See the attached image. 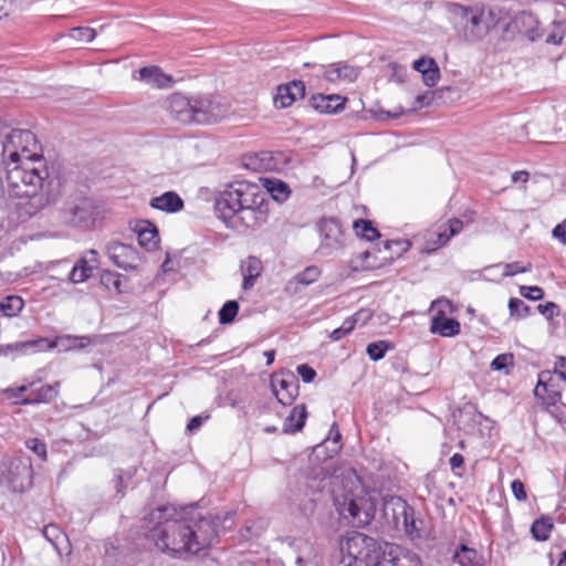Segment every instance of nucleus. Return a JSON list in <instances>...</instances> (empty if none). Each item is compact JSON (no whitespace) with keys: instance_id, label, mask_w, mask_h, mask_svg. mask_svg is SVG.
<instances>
[{"instance_id":"f257e3e1","label":"nucleus","mask_w":566,"mask_h":566,"mask_svg":"<svg viewBox=\"0 0 566 566\" xmlns=\"http://www.w3.org/2000/svg\"><path fill=\"white\" fill-rule=\"evenodd\" d=\"M6 189L12 198H27L25 213L33 216L53 205L61 195V180L50 169L35 135L12 129L1 139Z\"/></svg>"},{"instance_id":"f03ea898","label":"nucleus","mask_w":566,"mask_h":566,"mask_svg":"<svg viewBox=\"0 0 566 566\" xmlns=\"http://www.w3.org/2000/svg\"><path fill=\"white\" fill-rule=\"evenodd\" d=\"M150 521L156 525L150 531V538L163 553L178 558L197 555L211 546L220 533L232 528L234 512L200 514L189 521L177 518L174 506L157 507L150 513Z\"/></svg>"},{"instance_id":"7ed1b4c3","label":"nucleus","mask_w":566,"mask_h":566,"mask_svg":"<svg viewBox=\"0 0 566 566\" xmlns=\"http://www.w3.org/2000/svg\"><path fill=\"white\" fill-rule=\"evenodd\" d=\"M213 201L218 218L230 229L254 230L268 220V195L256 184L247 180L226 184L214 192Z\"/></svg>"},{"instance_id":"20e7f679","label":"nucleus","mask_w":566,"mask_h":566,"mask_svg":"<svg viewBox=\"0 0 566 566\" xmlns=\"http://www.w3.org/2000/svg\"><path fill=\"white\" fill-rule=\"evenodd\" d=\"M384 543L359 532H348L338 542L340 562L345 566H379Z\"/></svg>"},{"instance_id":"39448f33","label":"nucleus","mask_w":566,"mask_h":566,"mask_svg":"<svg viewBox=\"0 0 566 566\" xmlns=\"http://www.w3.org/2000/svg\"><path fill=\"white\" fill-rule=\"evenodd\" d=\"M334 503L339 515L357 527L369 525L377 511L376 499L363 488L335 496Z\"/></svg>"},{"instance_id":"423d86ee","label":"nucleus","mask_w":566,"mask_h":566,"mask_svg":"<svg viewBox=\"0 0 566 566\" xmlns=\"http://www.w3.org/2000/svg\"><path fill=\"white\" fill-rule=\"evenodd\" d=\"M452 13L458 19V24L461 28L463 36L467 41L475 42L488 34L490 25L485 21V12L483 7H465L462 4H453Z\"/></svg>"},{"instance_id":"0eeeda50","label":"nucleus","mask_w":566,"mask_h":566,"mask_svg":"<svg viewBox=\"0 0 566 566\" xmlns=\"http://www.w3.org/2000/svg\"><path fill=\"white\" fill-rule=\"evenodd\" d=\"M94 213L95 207L91 199L76 197L63 203L60 219L69 227L87 229L94 222Z\"/></svg>"},{"instance_id":"6e6552de","label":"nucleus","mask_w":566,"mask_h":566,"mask_svg":"<svg viewBox=\"0 0 566 566\" xmlns=\"http://www.w3.org/2000/svg\"><path fill=\"white\" fill-rule=\"evenodd\" d=\"M33 469L29 458H19L10 461L7 470L8 486L13 492H25L33 483Z\"/></svg>"},{"instance_id":"1a4fd4ad","label":"nucleus","mask_w":566,"mask_h":566,"mask_svg":"<svg viewBox=\"0 0 566 566\" xmlns=\"http://www.w3.org/2000/svg\"><path fill=\"white\" fill-rule=\"evenodd\" d=\"M192 117L196 124H211L227 114V107L211 97L192 98Z\"/></svg>"},{"instance_id":"9d476101","label":"nucleus","mask_w":566,"mask_h":566,"mask_svg":"<svg viewBox=\"0 0 566 566\" xmlns=\"http://www.w3.org/2000/svg\"><path fill=\"white\" fill-rule=\"evenodd\" d=\"M379 566H422V562L417 553L386 542Z\"/></svg>"},{"instance_id":"9b49d317","label":"nucleus","mask_w":566,"mask_h":566,"mask_svg":"<svg viewBox=\"0 0 566 566\" xmlns=\"http://www.w3.org/2000/svg\"><path fill=\"white\" fill-rule=\"evenodd\" d=\"M391 505L394 511V523L397 527H403L406 534L411 538H419L421 536L420 530L417 526L415 518V511L407 502L401 499H392L387 507Z\"/></svg>"},{"instance_id":"f8f14e48","label":"nucleus","mask_w":566,"mask_h":566,"mask_svg":"<svg viewBox=\"0 0 566 566\" xmlns=\"http://www.w3.org/2000/svg\"><path fill=\"white\" fill-rule=\"evenodd\" d=\"M271 387L277 401L283 406H290L298 396V380L292 373L273 376Z\"/></svg>"},{"instance_id":"ddd939ff","label":"nucleus","mask_w":566,"mask_h":566,"mask_svg":"<svg viewBox=\"0 0 566 566\" xmlns=\"http://www.w3.org/2000/svg\"><path fill=\"white\" fill-rule=\"evenodd\" d=\"M106 254L114 265L123 270L135 269L139 260L137 251L132 245L120 242L108 243Z\"/></svg>"},{"instance_id":"4468645a","label":"nucleus","mask_w":566,"mask_h":566,"mask_svg":"<svg viewBox=\"0 0 566 566\" xmlns=\"http://www.w3.org/2000/svg\"><path fill=\"white\" fill-rule=\"evenodd\" d=\"M321 249L337 250L343 247V228L336 218H323L318 222Z\"/></svg>"},{"instance_id":"2eb2a0df","label":"nucleus","mask_w":566,"mask_h":566,"mask_svg":"<svg viewBox=\"0 0 566 566\" xmlns=\"http://www.w3.org/2000/svg\"><path fill=\"white\" fill-rule=\"evenodd\" d=\"M165 108L177 122L181 124L193 123L192 98L179 93L172 94L166 99Z\"/></svg>"},{"instance_id":"dca6fc26","label":"nucleus","mask_w":566,"mask_h":566,"mask_svg":"<svg viewBox=\"0 0 566 566\" xmlns=\"http://www.w3.org/2000/svg\"><path fill=\"white\" fill-rule=\"evenodd\" d=\"M305 94V85L302 81H292L276 87L273 103L276 108L290 107L298 98Z\"/></svg>"},{"instance_id":"f3484780","label":"nucleus","mask_w":566,"mask_h":566,"mask_svg":"<svg viewBox=\"0 0 566 566\" xmlns=\"http://www.w3.org/2000/svg\"><path fill=\"white\" fill-rule=\"evenodd\" d=\"M461 326L455 318L444 315V308H440L432 317L430 324V333L438 334L442 337H454L460 334Z\"/></svg>"},{"instance_id":"a211bd4d","label":"nucleus","mask_w":566,"mask_h":566,"mask_svg":"<svg viewBox=\"0 0 566 566\" xmlns=\"http://www.w3.org/2000/svg\"><path fill=\"white\" fill-rule=\"evenodd\" d=\"M136 78L157 88H167L174 83L172 77L165 74L158 66H144L139 69L138 77Z\"/></svg>"},{"instance_id":"6ab92c4d","label":"nucleus","mask_w":566,"mask_h":566,"mask_svg":"<svg viewBox=\"0 0 566 566\" xmlns=\"http://www.w3.org/2000/svg\"><path fill=\"white\" fill-rule=\"evenodd\" d=\"M345 102L346 98L337 94H318L313 96L312 106L322 114H336L344 108Z\"/></svg>"},{"instance_id":"aec40b11","label":"nucleus","mask_w":566,"mask_h":566,"mask_svg":"<svg viewBox=\"0 0 566 566\" xmlns=\"http://www.w3.org/2000/svg\"><path fill=\"white\" fill-rule=\"evenodd\" d=\"M240 269L243 276L242 287L248 291L254 285L256 279L261 275L263 269L262 262L256 256H249L247 260L241 262Z\"/></svg>"},{"instance_id":"412c9836","label":"nucleus","mask_w":566,"mask_h":566,"mask_svg":"<svg viewBox=\"0 0 566 566\" xmlns=\"http://www.w3.org/2000/svg\"><path fill=\"white\" fill-rule=\"evenodd\" d=\"M150 207L165 212H177L184 208V201L180 196L174 191H167L161 196L150 200Z\"/></svg>"},{"instance_id":"4be33fe9","label":"nucleus","mask_w":566,"mask_h":566,"mask_svg":"<svg viewBox=\"0 0 566 566\" xmlns=\"http://www.w3.org/2000/svg\"><path fill=\"white\" fill-rule=\"evenodd\" d=\"M60 382L54 385H43L32 391L27 398L20 401L21 405L48 403L53 401L59 395Z\"/></svg>"},{"instance_id":"5701e85b","label":"nucleus","mask_w":566,"mask_h":566,"mask_svg":"<svg viewBox=\"0 0 566 566\" xmlns=\"http://www.w3.org/2000/svg\"><path fill=\"white\" fill-rule=\"evenodd\" d=\"M324 76L329 82H354L358 76V71L352 65L335 63L329 65L325 71Z\"/></svg>"},{"instance_id":"b1692460","label":"nucleus","mask_w":566,"mask_h":566,"mask_svg":"<svg viewBox=\"0 0 566 566\" xmlns=\"http://www.w3.org/2000/svg\"><path fill=\"white\" fill-rule=\"evenodd\" d=\"M319 276V268H317L316 265L307 266L287 282L285 291L289 293H297V285H311L312 283L316 282Z\"/></svg>"},{"instance_id":"393cba45","label":"nucleus","mask_w":566,"mask_h":566,"mask_svg":"<svg viewBox=\"0 0 566 566\" xmlns=\"http://www.w3.org/2000/svg\"><path fill=\"white\" fill-rule=\"evenodd\" d=\"M453 560L459 566H485L482 554L464 544L454 552Z\"/></svg>"},{"instance_id":"a878e982","label":"nucleus","mask_w":566,"mask_h":566,"mask_svg":"<svg viewBox=\"0 0 566 566\" xmlns=\"http://www.w3.org/2000/svg\"><path fill=\"white\" fill-rule=\"evenodd\" d=\"M307 418L305 405L295 406L284 421L283 432L295 433L303 429Z\"/></svg>"},{"instance_id":"bb28decb","label":"nucleus","mask_w":566,"mask_h":566,"mask_svg":"<svg viewBox=\"0 0 566 566\" xmlns=\"http://www.w3.org/2000/svg\"><path fill=\"white\" fill-rule=\"evenodd\" d=\"M44 343H45L44 338L27 340V342H17L13 344L1 346L0 353L3 355H8L9 353H12V352L35 353V352L41 350Z\"/></svg>"},{"instance_id":"cd10ccee","label":"nucleus","mask_w":566,"mask_h":566,"mask_svg":"<svg viewBox=\"0 0 566 566\" xmlns=\"http://www.w3.org/2000/svg\"><path fill=\"white\" fill-rule=\"evenodd\" d=\"M93 265L88 264L86 258L78 259L72 268L69 280L74 283H83L87 281L93 274Z\"/></svg>"},{"instance_id":"c85d7f7f","label":"nucleus","mask_w":566,"mask_h":566,"mask_svg":"<svg viewBox=\"0 0 566 566\" xmlns=\"http://www.w3.org/2000/svg\"><path fill=\"white\" fill-rule=\"evenodd\" d=\"M443 230L441 228L440 231L437 233V244L439 247L446 245L452 237L460 233L463 229V222L460 219L453 218L450 219L448 223L443 226Z\"/></svg>"},{"instance_id":"c756f323","label":"nucleus","mask_w":566,"mask_h":566,"mask_svg":"<svg viewBox=\"0 0 566 566\" xmlns=\"http://www.w3.org/2000/svg\"><path fill=\"white\" fill-rule=\"evenodd\" d=\"M353 229L357 237L365 239L367 241H373L380 237L379 231L373 227L371 221L358 219L353 223Z\"/></svg>"},{"instance_id":"7c9ffc66","label":"nucleus","mask_w":566,"mask_h":566,"mask_svg":"<svg viewBox=\"0 0 566 566\" xmlns=\"http://www.w3.org/2000/svg\"><path fill=\"white\" fill-rule=\"evenodd\" d=\"M24 306V302L20 296L10 295L0 301V313L3 316L12 317L19 314Z\"/></svg>"},{"instance_id":"2f4dec72","label":"nucleus","mask_w":566,"mask_h":566,"mask_svg":"<svg viewBox=\"0 0 566 566\" xmlns=\"http://www.w3.org/2000/svg\"><path fill=\"white\" fill-rule=\"evenodd\" d=\"M138 242L148 250L154 249L158 242V232L155 227L148 223L144 229L138 230Z\"/></svg>"},{"instance_id":"473e14b6","label":"nucleus","mask_w":566,"mask_h":566,"mask_svg":"<svg viewBox=\"0 0 566 566\" xmlns=\"http://www.w3.org/2000/svg\"><path fill=\"white\" fill-rule=\"evenodd\" d=\"M266 188L268 191L271 193L272 198L276 201H283L287 199L290 195L289 186L285 182L277 179H266Z\"/></svg>"},{"instance_id":"72a5a7b5","label":"nucleus","mask_w":566,"mask_h":566,"mask_svg":"<svg viewBox=\"0 0 566 566\" xmlns=\"http://www.w3.org/2000/svg\"><path fill=\"white\" fill-rule=\"evenodd\" d=\"M394 346L387 340H378L367 345L366 352L374 361L380 360Z\"/></svg>"},{"instance_id":"f704fd0d","label":"nucleus","mask_w":566,"mask_h":566,"mask_svg":"<svg viewBox=\"0 0 566 566\" xmlns=\"http://www.w3.org/2000/svg\"><path fill=\"white\" fill-rule=\"evenodd\" d=\"M124 276L117 272L113 271H104L101 274V284L105 286L107 290H114L117 293H122V280Z\"/></svg>"},{"instance_id":"c9c22d12","label":"nucleus","mask_w":566,"mask_h":566,"mask_svg":"<svg viewBox=\"0 0 566 566\" xmlns=\"http://www.w3.org/2000/svg\"><path fill=\"white\" fill-rule=\"evenodd\" d=\"M552 528L553 524L549 518H539L532 524L531 532L537 541H546Z\"/></svg>"},{"instance_id":"e433bc0d","label":"nucleus","mask_w":566,"mask_h":566,"mask_svg":"<svg viewBox=\"0 0 566 566\" xmlns=\"http://www.w3.org/2000/svg\"><path fill=\"white\" fill-rule=\"evenodd\" d=\"M69 38L77 42L90 43L96 38V31L90 27H77L69 31Z\"/></svg>"},{"instance_id":"4c0bfd02","label":"nucleus","mask_w":566,"mask_h":566,"mask_svg":"<svg viewBox=\"0 0 566 566\" xmlns=\"http://www.w3.org/2000/svg\"><path fill=\"white\" fill-rule=\"evenodd\" d=\"M509 311L510 315L516 318H525L531 314V307L517 297L510 298Z\"/></svg>"},{"instance_id":"58836bf2","label":"nucleus","mask_w":566,"mask_h":566,"mask_svg":"<svg viewBox=\"0 0 566 566\" xmlns=\"http://www.w3.org/2000/svg\"><path fill=\"white\" fill-rule=\"evenodd\" d=\"M239 311V304L237 301H228L223 304L219 311V322L221 324H229L233 322Z\"/></svg>"},{"instance_id":"ea45409f","label":"nucleus","mask_w":566,"mask_h":566,"mask_svg":"<svg viewBox=\"0 0 566 566\" xmlns=\"http://www.w3.org/2000/svg\"><path fill=\"white\" fill-rule=\"evenodd\" d=\"M371 255H373V253L369 251H365L359 254V259L361 261V265H360L361 270H371L375 268H379V266L384 265L385 263L392 261L395 258L392 254H390L389 256L384 255L379 260V262H370L369 259L371 258Z\"/></svg>"},{"instance_id":"a19ab883","label":"nucleus","mask_w":566,"mask_h":566,"mask_svg":"<svg viewBox=\"0 0 566 566\" xmlns=\"http://www.w3.org/2000/svg\"><path fill=\"white\" fill-rule=\"evenodd\" d=\"M548 413L564 428L566 429V403H549Z\"/></svg>"},{"instance_id":"79ce46f5","label":"nucleus","mask_w":566,"mask_h":566,"mask_svg":"<svg viewBox=\"0 0 566 566\" xmlns=\"http://www.w3.org/2000/svg\"><path fill=\"white\" fill-rule=\"evenodd\" d=\"M25 446L29 450L35 453L42 461L46 460V444L42 440L38 438H32L25 441Z\"/></svg>"},{"instance_id":"37998d69","label":"nucleus","mask_w":566,"mask_h":566,"mask_svg":"<svg viewBox=\"0 0 566 566\" xmlns=\"http://www.w3.org/2000/svg\"><path fill=\"white\" fill-rule=\"evenodd\" d=\"M439 80H440V70H439L437 62L434 61L433 66H430L429 69L423 70L422 81L427 86L432 87L439 82Z\"/></svg>"},{"instance_id":"c03bdc74","label":"nucleus","mask_w":566,"mask_h":566,"mask_svg":"<svg viewBox=\"0 0 566 566\" xmlns=\"http://www.w3.org/2000/svg\"><path fill=\"white\" fill-rule=\"evenodd\" d=\"M514 357L512 354H500L491 363L492 370H504L509 366H513Z\"/></svg>"},{"instance_id":"a18cd8bd","label":"nucleus","mask_w":566,"mask_h":566,"mask_svg":"<svg viewBox=\"0 0 566 566\" xmlns=\"http://www.w3.org/2000/svg\"><path fill=\"white\" fill-rule=\"evenodd\" d=\"M520 293L523 297L532 300V301H538L544 297V291L539 286L522 285L520 287Z\"/></svg>"},{"instance_id":"49530a36","label":"nucleus","mask_w":566,"mask_h":566,"mask_svg":"<svg viewBox=\"0 0 566 566\" xmlns=\"http://www.w3.org/2000/svg\"><path fill=\"white\" fill-rule=\"evenodd\" d=\"M531 269H532L531 263H527V265H521L518 262H512V263H506L504 265L503 274H504V276H513L518 273L528 272V271H531Z\"/></svg>"},{"instance_id":"de8ad7c7","label":"nucleus","mask_w":566,"mask_h":566,"mask_svg":"<svg viewBox=\"0 0 566 566\" xmlns=\"http://www.w3.org/2000/svg\"><path fill=\"white\" fill-rule=\"evenodd\" d=\"M42 533H43V536L54 545L62 536V532H61L60 527L54 524H49V525L44 526L42 530Z\"/></svg>"},{"instance_id":"09e8293b","label":"nucleus","mask_w":566,"mask_h":566,"mask_svg":"<svg viewBox=\"0 0 566 566\" xmlns=\"http://www.w3.org/2000/svg\"><path fill=\"white\" fill-rule=\"evenodd\" d=\"M296 371L306 384L312 382L316 377V371L306 364L298 365Z\"/></svg>"},{"instance_id":"8fccbe9b","label":"nucleus","mask_w":566,"mask_h":566,"mask_svg":"<svg viewBox=\"0 0 566 566\" xmlns=\"http://www.w3.org/2000/svg\"><path fill=\"white\" fill-rule=\"evenodd\" d=\"M511 490L517 501H525L527 499L525 486L521 480H514L511 483Z\"/></svg>"},{"instance_id":"3c124183","label":"nucleus","mask_w":566,"mask_h":566,"mask_svg":"<svg viewBox=\"0 0 566 566\" xmlns=\"http://www.w3.org/2000/svg\"><path fill=\"white\" fill-rule=\"evenodd\" d=\"M352 317L356 324L365 325L371 319L373 313L368 308H360Z\"/></svg>"},{"instance_id":"603ef678","label":"nucleus","mask_w":566,"mask_h":566,"mask_svg":"<svg viewBox=\"0 0 566 566\" xmlns=\"http://www.w3.org/2000/svg\"><path fill=\"white\" fill-rule=\"evenodd\" d=\"M409 242L408 241H386L384 243L385 251H389L392 247H397V256H399L401 253L406 252L409 249Z\"/></svg>"},{"instance_id":"864d4df0","label":"nucleus","mask_w":566,"mask_h":566,"mask_svg":"<svg viewBox=\"0 0 566 566\" xmlns=\"http://www.w3.org/2000/svg\"><path fill=\"white\" fill-rule=\"evenodd\" d=\"M434 65V60L431 57L422 56L416 60L412 64L413 69L423 74V70Z\"/></svg>"},{"instance_id":"5fc2aeb1","label":"nucleus","mask_w":566,"mask_h":566,"mask_svg":"<svg viewBox=\"0 0 566 566\" xmlns=\"http://www.w3.org/2000/svg\"><path fill=\"white\" fill-rule=\"evenodd\" d=\"M552 233L560 243L566 244V219L558 223Z\"/></svg>"},{"instance_id":"6e6d98bb","label":"nucleus","mask_w":566,"mask_h":566,"mask_svg":"<svg viewBox=\"0 0 566 566\" xmlns=\"http://www.w3.org/2000/svg\"><path fill=\"white\" fill-rule=\"evenodd\" d=\"M562 399V394L559 391H552V392H548L547 396L544 398V406H545V409L546 411L548 412L549 411V403L551 402H554V403H563L560 401Z\"/></svg>"},{"instance_id":"4d7b16f0","label":"nucleus","mask_w":566,"mask_h":566,"mask_svg":"<svg viewBox=\"0 0 566 566\" xmlns=\"http://www.w3.org/2000/svg\"><path fill=\"white\" fill-rule=\"evenodd\" d=\"M556 304L553 302H547L546 304H539L537 310L541 314L546 315L547 317H552L555 314Z\"/></svg>"},{"instance_id":"13d9d810","label":"nucleus","mask_w":566,"mask_h":566,"mask_svg":"<svg viewBox=\"0 0 566 566\" xmlns=\"http://www.w3.org/2000/svg\"><path fill=\"white\" fill-rule=\"evenodd\" d=\"M432 308L437 310V312L440 310V308H444V313L447 311H451L452 308V303L451 301L447 300V298H438L436 301L432 302V305H431Z\"/></svg>"},{"instance_id":"bf43d9fd","label":"nucleus","mask_w":566,"mask_h":566,"mask_svg":"<svg viewBox=\"0 0 566 566\" xmlns=\"http://www.w3.org/2000/svg\"><path fill=\"white\" fill-rule=\"evenodd\" d=\"M450 467H451V470L452 471H455L458 469H461L463 467V463H464V458L462 454L460 453H454L451 458H450Z\"/></svg>"},{"instance_id":"052dcab7","label":"nucleus","mask_w":566,"mask_h":566,"mask_svg":"<svg viewBox=\"0 0 566 566\" xmlns=\"http://www.w3.org/2000/svg\"><path fill=\"white\" fill-rule=\"evenodd\" d=\"M321 560L315 556L314 558L297 557L296 564L298 566H319Z\"/></svg>"},{"instance_id":"680f3d73","label":"nucleus","mask_w":566,"mask_h":566,"mask_svg":"<svg viewBox=\"0 0 566 566\" xmlns=\"http://www.w3.org/2000/svg\"><path fill=\"white\" fill-rule=\"evenodd\" d=\"M530 178V174L526 171V170H520V171H515L513 175H512V181L514 184H517V182H527Z\"/></svg>"},{"instance_id":"e2e57ef3","label":"nucleus","mask_w":566,"mask_h":566,"mask_svg":"<svg viewBox=\"0 0 566 566\" xmlns=\"http://www.w3.org/2000/svg\"><path fill=\"white\" fill-rule=\"evenodd\" d=\"M83 258H86L88 260V264L93 265V269H95L98 264V252L94 249H91L86 251L85 255Z\"/></svg>"},{"instance_id":"0e129e2a","label":"nucleus","mask_w":566,"mask_h":566,"mask_svg":"<svg viewBox=\"0 0 566 566\" xmlns=\"http://www.w3.org/2000/svg\"><path fill=\"white\" fill-rule=\"evenodd\" d=\"M201 424H202V418L199 416H196L190 419V421L187 424V429L189 431H195V430L199 429Z\"/></svg>"},{"instance_id":"69168bd1","label":"nucleus","mask_w":566,"mask_h":566,"mask_svg":"<svg viewBox=\"0 0 566 566\" xmlns=\"http://www.w3.org/2000/svg\"><path fill=\"white\" fill-rule=\"evenodd\" d=\"M357 324L354 322V318L352 316L347 317L340 327L345 331L346 334H349Z\"/></svg>"},{"instance_id":"338daca9","label":"nucleus","mask_w":566,"mask_h":566,"mask_svg":"<svg viewBox=\"0 0 566 566\" xmlns=\"http://www.w3.org/2000/svg\"><path fill=\"white\" fill-rule=\"evenodd\" d=\"M566 367V358L564 356L557 357L555 364H554V374H558L559 371L564 370Z\"/></svg>"},{"instance_id":"774afa93","label":"nucleus","mask_w":566,"mask_h":566,"mask_svg":"<svg viewBox=\"0 0 566 566\" xmlns=\"http://www.w3.org/2000/svg\"><path fill=\"white\" fill-rule=\"evenodd\" d=\"M347 334L345 333V331L339 326L338 328H335L329 337L332 340H339L342 339L343 337H345Z\"/></svg>"}]
</instances>
